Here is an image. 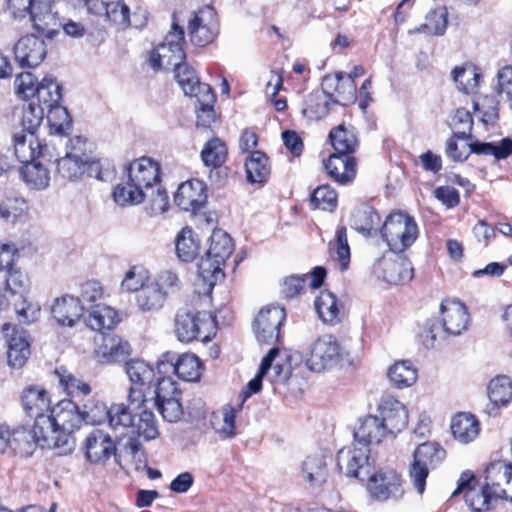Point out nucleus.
<instances>
[{"label":"nucleus","mask_w":512,"mask_h":512,"mask_svg":"<svg viewBox=\"0 0 512 512\" xmlns=\"http://www.w3.org/2000/svg\"><path fill=\"white\" fill-rule=\"evenodd\" d=\"M390 382L397 388H406L417 380V370L409 361H398L388 370Z\"/></svg>","instance_id":"603ef678"},{"label":"nucleus","mask_w":512,"mask_h":512,"mask_svg":"<svg viewBox=\"0 0 512 512\" xmlns=\"http://www.w3.org/2000/svg\"><path fill=\"white\" fill-rule=\"evenodd\" d=\"M259 370L272 384H284L290 378L292 367L289 356L273 347L263 357Z\"/></svg>","instance_id":"dca6fc26"},{"label":"nucleus","mask_w":512,"mask_h":512,"mask_svg":"<svg viewBox=\"0 0 512 512\" xmlns=\"http://www.w3.org/2000/svg\"><path fill=\"white\" fill-rule=\"evenodd\" d=\"M445 458L446 451L437 442H424L417 446L409 465L408 476L418 494L424 493L430 471L438 467Z\"/></svg>","instance_id":"20e7f679"},{"label":"nucleus","mask_w":512,"mask_h":512,"mask_svg":"<svg viewBox=\"0 0 512 512\" xmlns=\"http://www.w3.org/2000/svg\"><path fill=\"white\" fill-rule=\"evenodd\" d=\"M6 290L12 294H19L22 296L26 292L30 285L28 275L23 272L20 268L13 266L7 270L6 278Z\"/></svg>","instance_id":"774afa93"},{"label":"nucleus","mask_w":512,"mask_h":512,"mask_svg":"<svg viewBox=\"0 0 512 512\" xmlns=\"http://www.w3.org/2000/svg\"><path fill=\"white\" fill-rule=\"evenodd\" d=\"M174 72L179 86L188 96L197 98L202 94L201 86H209L206 83H201L195 71L190 68L184 61L178 66L174 67Z\"/></svg>","instance_id":"a18cd8bd"},{"label":"nucleus","mask_w":512,"mask_h":512,"mask_svg":"<svg viewBox=\"0 0 512 512\" xmlns=\"http://www.w3.org/2000/svg\"><path fill=\"white\" fill-rule=\"evenodd\" d=\"M499 100L494 95H485L473 102V110L481 114L485 126H495L499 121Z\"/></svg>","instance_id":"5fc2aeb1"},{"label":"nucleus","mask_w":512,"mask_h":512,"mask_svg":"<svg viewBox=\"0 0 512 512\" xmlns=\"http://www.w3.org/2000/svg\"><path fill=\"white\" fill-rule=\"evenodd\" d=\"M51 313L59 325L73 327L82 318L84 306L78 297L65 294L53 301Z\"/></svg>","instance_id":"aec40b11"},{"label":"nucleus","mask_w":512,"mask_h":512,"mask_svg":"<svg viewBox=\"0 0 512 512\" xmlns=\"http://www.w3.org/2000/svg\"><path fill=\"white\" fill-rule=\"evenodd\" d=\"M379 411L388 434H396L405 429L408 424V412L403 403L393 398L386 396L382 398Z\"/></svg>","instance_id":"6ab92c4d"},{"label":"nucleus","mask_w":512,"mask_h":512,"mask_svg":"<svg viewBox=\"0 0 512 512\" xmlns=\"http://www.w3.org/2000/svg\"><path fill=\"white\" fill-rule=\"evenodd\" d=\"M174 202L184 211H198L207 202L205 183L198 179L181 183L174 195Z\"/></svg>","instance_id":"a211bd4d"},{"label":"nucleus","mask_w":512,"mask_h":512,"mask_svg":"<svg viewBox=\"0 0 512 512\" xmlns=\"http://www.w3.org/2000/svg\"><path fill=\"white\" fill-rule=\"evenodd\" d=\"M231 237L221 229L213 230L209 248L198 263V274L210 287L224 278L223 266L233 251Z\"/></svg>","instance_id":"f257e3e1"},{"label":"nucleus","mask_w":512,"mask_h":512,"mask_svg":"<svg viewBox=\"0 0 512 512\" xmlns=\"http://www.w3.org/2000/svg\"><path fill=\"white\" fill-rule=\"evenodd\" d=\"M352 226L364 235H370L377 231L381 232V218L374 208L363 206L353 213Z\"/></svg>","instance_id":"37998d69"},{"label":"nucleus","mask_w":512,"mask_h":512,"mask_svg":"<svg viewBox=\"0 0 512 512\" xmlns=\"http://www.w3.org/2000/svg\"><path fill=\"white\" fill-rule=\"evenodd\" d=\"M15 157L23 164L45 154L47 145H42L35 132L21 130L14 133L12 141Z\"/></svg>","instance_id":"5701e85b"},{"label":"nucleus","mask_w":512,"mask_h":512,"mask_svg":"<svg viewBox=\"0 0 512 512\" xmlns=\"http://www.w3.org/2000/svg\"><path fill=\"white\" fill-rule=\"evenodd\" d=\"M46 113L47 109L32 100L23 109L21 121L22 129L35 132L36 129L40 126Z\"/></svg>","instance_id":"69168bd1"},{"label":"nucleus","mask_w":512,"mask_h":512,"mask_svg":"<svg viewBox=\"0 0 512 512\" xmlns=\"http://www.w3.org/2000/svg\"><path fill=\"white\" fill-rule=\"evenodd\" d=\"M12 329V334L8 339L7 358L8 363L13 368H22L30 356V343L26 331L17 330L9 324L3 325V331Z\"/></svg>","instance_id":"a878e982"},{"label":"nucleus","mask_w":512,"mask_h":512,"mask_svg":"<svg viewBox=\"0 0 512 512\" xmlns=\"http://www.w3.org/2000/svg\"><path fill=\"white\" fill-rule=\"evenodd\" d=\"M167 362H170L173 372L184 381H198L202 374V362L195 354L184 353L176 359V362L172 359H167Z\"/></svg>","instance_id":"c9c22d12"},{"label":"nucleus","mask_w":512,"mask_h":512,"mask_svg":"<svg viewBox=\"0 0 512 512\" xmlns=\"http://www.w3.org/2000/svg\"><path fill=\"white\" fill-rule=\"evenodd\" d=\"M36 103L49 109L58 105L62 99V88L57 80L51 76H45L41 82H37L34 97Z\"/></svg>","instance_id":"e433bc0d"},{"label":"nucleus","mask_w":512,"mask_h":512,"mask_svg":"<svg viewBox=\"0 0 512 512\" xmlns=\"http://www.w3.org/2000/svg\"><path fill=\"white\" fill-rule=\"evenodd\" d=\"M443 326L451 336H458L468 328L469 314L464 304L446 300L440 305Z\"/></svg>","instance_id":"b1692460"},{"label":"nucleus","mask_w":512,"mask_h":512,"mask_svg":"<svg viewBox=\"0 0 512 512\" xmlns=\"http://www.w3.org/2000/svg\"><path fill=\"white\" fill-rule=\"evenodd\" d=\"M447 10L445 7L435 9L428 13L426 22L415 28L413 32H425L431 35L441 36L447 28Z\"/></svg>","instance_id":"13d9d810"},{"label":"nucleus","mask_w":512,"mask_h":512,"mask_svg":"<svg viewBox=\"0 0 512 512\" xmlns=\"http://www.w3.org/2000/svg\"><path fill=\"white\" fill-rule=\"evenodd\" d=\"M167 294L157 283L149 282L135 294L136 305L142 312L158 311L164 306Z\"/></svg>","instance_id":"2f4dec72"},{"label":"nucleus","mask_w":512,"mask_h":512,"mask_svg":"<svg viewBox=\"0 0 512 512\" xmlns=\"http://www.w3.org/2000/svg\"><path fill=\"white\" fill-rule=\"evenodd\" d=\"M199 249L197 235L191 228H183L176 238L177 256L184 262H190L196 258Z\"/></svg>","instance_id":"49530a36"},{"label":"nucleus","mask_w":512,"mask_h":512,"mask_svg":"<svg viewBox=\"0 0 512 512\" xmlns=\"http://www.w3.org/2000/svg\"><path fill=\"white\" fill-rule=\"evenodd\" d=\"M485 485L495 500L506 499L512 502V465L504 461L489 464L485 470Z\"/></svg>","instance_id":"4468645a"},{"label":"nucleus","mask_w":512,"mask_h":512,"mask_svg":"<svg viewBox=\"0 0 512 512\" xmlns=\"http://www.w3.org/2000/svg\"><path fill=\"white\" fill-rule=\"evenodd\" d=\"M300 477L312 487L324 484L328 478L325 456L319 453L307 456L302 462Z\"/></svg>","instance_id":"c85d7f7f"},{"label":"nucleus","mask_w":512,"mask_h":512,"mask_svg":"<svg viewBox=\"0 0 512 512\" xmlns=\"http://www.w3.org/2000/svg\"><path fill=\"white\" fill-rule=\"evenodd\" d=\"M454 129V137L462 138V140H472L471 130L473 127V117L465 108H459L455 111L451 123Z\"/></svg>","instance_id":"0e129e2a"},{"label":"nucleus","mask_w":512,"mask_h":512,"mask_svg":"<svg viewBox=\"0 0 512 512\" xmlns=\"http://www.w3.org/2000/svg\"><path fill=\"white\" fill-rule=\"evenodd\" d=\"M227 154L226 144L219 138H212L204 145L201 159L207 167L220 168L226 162Z\"/></svg>","instance_id":"09e8293b"},{"label":"nucleus","mask_w":512,"mask_h":512,"mask_svg":"<svg viewBox=\"0 0 512 512\" xmlns=\"http://www.w3.org/2000/svg\"><path fill=\"white\" fill-rule=\"evenodd\" d=\"M452 79L459 91L465 94L473 93L479 86L480 69L471 63L457 66L452 71Z\"/></svg>","instance_id":"ea45409f"},{"label":"nucleus","mask_w":512,"mask_h":512,"mask_svg":"<svg viewBox=\"0 0 512 512\" xmlns=\"http://www.w3.org/2000/svg\"><path fill=\"white\" fill-rule=\"evenodd\" d=\"M21 177L26 185L33 190H43L49 186L50 173L41 163L34 160L25 163L21 170Z\"/></svg>","instance_id":"79ce46f5"},{"label":"nucleus","mask_w":512,"mask_h":512,"mask_svg":"<svg viewBox=\"0 0 512 512\" xmlns=\"http://www.w3.org/2000/svg\"><path fill=\"white\" fill-rule=\"evenodd\" d=\"M366 480L370 496L377 501L397 500L404 493L401 475L392 468L371 472Z\"/></svg>","instance_id":"9b49d317"},{"label":"nucleus","mask_w":512,"mask_h":512,"mask_svg":"<svg viewBox=\"0 0 512 512\" xmlns=\"http://www.w3.org/2000/svg\"><path fill=\"white\" fill-rule=\"evenodd\" d=\"M373 273L388 284L398 285L412 280L414 269L411 262L401 253L390 251L376 261Z\"/></svg>","instance_id":"6e6552de"},{"label":"nucleus","mask_w":512,"mask_h":512,"mask_svg":"<svg viewBox=\"0 0 512 512\" xmlns=\"http://www.w3.org/2000/svg\"><path fill=\"white\" fill-rule=\"evenodd\" d=\"M46 117L52 133L66 135L72 128V119L67 109L59 104L47 109Z\"/></svg>","instance_id":"bf43d9fd"},{"label":"nucleus","mask_w":512,"mask_h":512,"mask_svg":"<svg viewBox=\"0 0 512 512\" xmlns=\"http://www.w3.org/2000/svg\"><path fill=\"white\" fill-rule=\"evenodd\" d=\"M488 397L494 405H504L512 397V383L507 376H498L488 385Z\"/></svg>","instance_id":"052dcab7"},{"label":"nucleus","mask_w":512,"mask_h":512,"mask_svg":"<svg viewBox=\"0 0 512 512\" xmlns=\"http://www.w3.org/2000/svg\"><path fill=\"white\" fill-rule=\"evenodd\" d=\"M341 347L332 335L315 340L305 354V364L313 372H322L335 367L341 359Z\"/></svg>","instance_id":"423d86ee"},{"label":"nucleus","mask_w":512,"mask_h":512,"mask_svg":"<svg viewBox=\"0 0 512 512\" xmlns=\"http://www.w3.org/2000/svg\"><path fill=\"white\" fill-rule=\"evenodd\" d=\"M464 493L465 502L473 512H484L490 509L494 498L492 492L484 484H478L475 475L471 471H464L457 482V488L452 492V497Z\"/></svg>","instance_id":"f8f14e48"},{"label":"nucleus","mask_w":512,"mask_h":512,"mask_svg":"<svg viewBox=\"0 0 512 512\" xmlns=\"http://www.w3.org/2000/svg\"><path fill=\"white\" fill-rule=\"evenodd\" d=\"M186 59L185 51L175 52V48L161 42L150 54V65L154 70L161 68L169 69L176 67Z\"/></svg>","instance_id":"4c0bfd02"},{"label":"nucleus","mask_w":512,"mask_h":512,"mask_svg":"<svg viewBox=\"0 0 512 512\" xmlns=\"http://www.w3.org/2000/svg\"><path fill=\"white\" fill-rule=\"evenodd\" d=\"M314 305L319 318L324 323L334 325L340 322L342 305L330 291H321L316 297Z\"/></svg>","instance_id":"72a5a7b5"},{"label":"nucleus","mask_w":512,"mask_h":512,"mask_svg":"<svg viewBox=\"0 0 512 512\" xmlns=\"http://www.w3.org/2000/svg\"><path fill=\"white\" fill-rule=\"evenodd\" d=\"M219 33V21L214 8L203 7L193 12L188 20V35L192 44L206 46L214 41Z\"/></svg>","instance_id":"9d476101"},{"label":"nucleus","mask_w":512,"mask_h":512,"mask_svg":"<svg viewBox=\"0 0 512 512\" xmlns=\"http://www.w3.org/2000/svg\"><path fill=\"white\" fill-rule=\"evenodd\" d=\"M247 179L251 183L262 184L270 177L271 168L268 157L260 152L254 151L245 163Z\"/></svg>","instance_id":"c03bdc74"},{"label":"nucleus","mask_w":512,"mask_h":512,"mask_svg":"<svg viewBox=\"0 0 512 512\" xmlns=\"http://www.w3.org/2000/svg\"><path fill=\"white\" fill-rule=\"evenodd\" d=\"M418 234L414 218L403 212L389 214L381 226V235L394 253H402L412 246Z\"/></svg>","instance_id":"39448f33"},{"label":"nucleus","mask_w":512,"mask_h":512,"mask_svg":"<svg viewBox=\"0 0 512 512\" xmlns=\"http://www.w3.org/2000/svg\"><path fill=\"white\" fill-rule=\"evenodd\" d=\"M134 416L132 434L142 436L146 440H153L159 436L157 422L152 411L144 408Z\"/></svg>","instance_id":"3c124183"},{"label":"nucleus","mask_w":512,"mask_h":512,"mask_svg":"<svg viewBox=\"0 0 512 512\" xmlns=\"http://www.w3.org/2000/svg\"><path fill=\"white\" fill-rule=\"evenodd\" d=\"M42 429L34 423L33 428L26 426H18L11 430L12 450L22 456H30L37 446L42 447V441L47 440V436H43Z\"/></svg>","instance_id":"393cba45"},{"label":"nucleus","mask_w":512,"mask_h":512,"mask_svg":"<svg viewBox=\"0 0 512 512\" xmlns=\"http://www.w3.org/2000/svg\"><path fill=\"white\" fill-rule=\"evenodd\" d=\"M125 372L134 386L144 387L149 385L155 372L152 366L140 359H131L125 363Z\"/></svg>","instance_id":"de8ad7c7"},{"label":"nucleus","mask_w":512,"mask_h":512,"mask_svg":"<svg viewBox=\"0 0 512 512\" xmlns=\"http://www.w3.org/2000/svg\"><path fill=\"white\" fill-rule=\"evenodd\" d=\"M370 449L356 442L340 449L337 453V466L347 477H353L361 481L370 475L373 462L369 457Z\"/></svg>","instance_id":"0eeeda50"},{"label":"nucleus","mask_w":512,"mask_h":512,"mask_svg":"<svg viewBox=\"0 0 512 512\" xmlns=\"http://www.w3.org/2000/svg\"><path fill=\"white\" fill-rule=\"evenodd\" d=\"M94 145L83 136H74L66 143L65 156L89 163Z\"/></svg>","instance_id":"680f3d73"},{"label":"nucleus","mask_w":512,"mask_h":512,"mask_svg":"<svg viewBox=\"0 0 512 512\" xmlns=\"http://www.w3.org/2000/svg\"><path fill=\"white\" fill-rule=\"evenodd\" d=\"M126 172L129 180L137 183L146 193L160 183V164L150 157L143 156L132 161L126 167Z\"/></svg>","instance_id":"f3484780"},{"label":"nucleus","mask_w":512,"mask_h":512,"mask_svg":"<svg viewBox=\"0 0 512 512\" xmlns=\"http://www.w3.org/2000/svg\"><path fill=\"white\" fill-rule=\"evenodd\" d=\"M130 345L120 337L112 335L103 338L98 349L100 356L107 361H118L129 353Z\"/></svg>","instance_id":"4d7b16f0"},{"label":"nucleus","mask_w":512,"mask_h":512,"mask_svg":"<svg viewBox=\"0 0 512 512\" xmlns=\"http://www.w3.org/2000/svg\"><path fill=\"white\" fill-rule=\"evenodd\" d=\"M83 422V415L80 408L69 399H63L52 406L47 418H41L39 427L46 433H53V427L60 428L65 432H73Z\"/></svg>","instance_id":"1a4fd4ad"},{"label":"nucleus","mask_w":512,"mask_h":512,"mask_svg":"<svg viewBox=\"0 0 512 512\" xmlns=\"http://www.w3.org/2000/svg\"><path fill=\"white\" fill-rule=\"evenodd\" d=\"M119 321L117 311L105 304L91 305L85 318L87 327L98 332L113 329Z\"/></svg>","instance_id":"c756f323"},{"label":"nucleus","mask_w":512,"mask_h":512,"mask_svg":"<svg viewBox=\"0 0 512 512\" xmlns=\"http://www.w3.org/2000/svg\"><path fill=\"white\" fill-rule=\"evenodd\" d=\"M471 153L493 155L496 159H505L512 154V139L504 138L498 143L470 141Z\"/></svg>","instance_id":"6e6d98bb"},{"label":"nucleus","mask_w":512,"mask_h":512,"mask_svg":"<svg viewBox=\"0 0 512 512\" xmlns=\"http://www.w3.org/2000/svg\"><path fill=\"white\" fill-rule=\"evenodd\" d=\"M450 427L454 439L462 444L473 442L481 430L476 416L467 412L456 414L451 420Z\"/></svg>","instance_id":"cd10ccee"},{"label":"nucleus","mask_w":512,"mask_h":512,"mask_svg":"<svg viewBox=\"0 0 512 512\" xmlns=\"http://www.w3.org/2000/svg\"><path fill=\"white\" fill-rule=\"evenodd\" d=\"M286 317L284 308L268 307L257 315L253 329L257 340L265 344H273L280 338V327Z\"/></svg>","instance_id":"ddd939ff"},{"label":"nucleus","mask_w":512,"mask_h":512,"mask_svg":"<svg viewBox=\"0 0 512 512\" xmlns=\"http://www.w3.org/2000/svg\"><path fill=\"white\" fill-rule=\"evenodd\" d=\"M331 255L337 259L342 270H346L350 262V248L347 240L345 227H340L336 231V240L330 243Z\"/></svg>","instance_id":"e2e57ef3"},{"label":"nucleus","mask_w":512,"mask_h":512,"mask_svg":"<svg viewBox=\"0 0 512 512\" xmlns=\"http://www.w3.org/2000/svg\"><path fill=\"white\" fill-rule=\"evenodd\" d=\"M355 159L351 156L332 154L324 161L325 169L330 177L340 184H346L355 177Z\"/></svg>","instance_id":"7c9ffc66"},{"label":"nucleus","mask_w":512,"mask_h":512,"mask_svg":"<svg viewBox=\"0 0 512 512\" xmlns=\"http://www.w3.org/2000/svg\"><path fill=\"white\" fill-rule=\"evenodd\" d=\"M387 435L383 421L373 415L361 418L354 430L355 442L368 448L372 444H379Z\"/></svg>","instance_id":"bb28decb"},{"label":"nucleus","mask_w":512,"mask_h":512,"mask_svg":"<svg viewBox=\"0 0 512 512\" xmlns=\"http://www.w3.org/2000/svg\"><path fill=\"white\" fill-rule=\"evenodd\" d=\"M135 413L126 407L123 403L113 404L108 408L107 421L109 427L120 434H126V431L132 433L133 421H135Z\"/></svg>","instance_id":"a19ab883"},{"label":"nucleus","mask_w":512,"mask_h":512,"mask_svg":"<svg viewBox=\"0 0 512 512\" xmlns=\"http://www.w3.org/2000/svg\"><path fill=\"white\" fill-rule=\"evenodd\" d=\"M240 404L238 409L230 404L223 406L219 411L214 412L211 416V425L221 439H232L237 435L236 432V414L241 409Z\"/></svg>","instance_id":"473e14b6"},{"label":"nucleus","mask_w":512,"mask_h":512,"mask_svg":"<svg viewBox=\"0 0 512 512\" xmlns=\"http://www.w3.org/2000/svg\"><path fill=\"white\" fill-rule=\"evenodd\" d=\"M86 459L94 464L103 463L115 454L112 438L101 430L92 431L84 442Z\"/></svg>","instance_id":"4be33fe9"},{"label":"nucleus","mask_w":512,"mask_h":512,"mask_svg":"<svg viewBox=\"0 0 512 512\" xmlns=\"http://www.w3.org/2000/svg\"><path fill=\"white\" fill-rule=\"evenodd\" d=\"M202 94L197 97V124L208 127L214 120V103L216 96L211 86H201Z\"/></svg>","instance_id":"864d4df0"},{"label":"nucleus","mask_w":512,"mask_h":512,"mask_svg":"<svg viewBox=\"0 0 512 512\" xmlns=\"http://www.w3.org/2000/svg\"><path fill=\"white\" fill-rule=\"evenodd\" d=\"M21 398L25 413L34 418L39 427L41 418H47L52 408L48 392L43 388L31 386L24 389Z\"/></svg>","instance_id":"412c9836"},{"label":"nucleus","mask_w":512,"mask_h":512,"mask_svg":"<svg viewBox=\"0 0 512 512\" xmlns=\"http://www.w3.org/2000/svg\"><path fill=\"white\" fill-rule=\"evenodd\" d=\"M15 61L22 68H34L42 63L47 55L46 43L35 35L21 37L13 48Z\"/></svg>","instance_id":"2eb2a0df"},{"label":"nucleus","mask_w":512,"mask_h":512,"mask_svg":"<svg viewBox=\"0 0 512 512\" xmlns=\"http://www.w3.org/2000/svg\"><path fill=\"white\" fill-rule=\"evenodd\" d=\"M174 330L180 342H207L216 334L215 317L208 312H196L192 308L182 307L176 312Z\"/></svg>","instance_id":"f03ea898"},{"label":"nucleus","mask_w":512,"mask_h":512,"mask_svg":"<svg viewBox=\"0 0 512 512\" xmlns=\"http://www.w3.org/2000/svg\"><path fill=\"white\" fill-rule=\"evenodd\" d=\"M6 9L14 19H22L27 15L34 28L41 34L52 38L57 25L56 14L52 11V5L47 0H4Z\"/></svg>","instance_id":"7ed1b4c3"},{"label":"nucleus","mask_w":512,"mask_h":512,"mask_svg":"<svg viewBox=\"0 0 512 512\" xmlns=\"http://www.w3.org/2000/svg\"><path fill=\"white\" fill-rule=\"evenodd\" d=\"M329 139L336 154L350 156L358 147V138L352 126L340 124L330 131Z\"/></svg>","instance_id":"f704fd0d"},{"label":"nucleus","mask_w":512,"mask_h":512,"mask_svg":"<svg viewBox=\"0 0 512 512\" xmlns=\"http://www.w3.org/2000/svg\"><path fill=\"white\" fill-rule=\"evenodd\" d=\"M311 204L315 208L332 211L337 205V194L329 185H321L313 191Z\"/></svg>","instance_id":"338daca9"},{"label":"nucleus","mask_w":512,"mask_h":512,"mask_svg":"<svg viewBox=\"0 0 512 512\" xmlns=\"http://www.w3.org/2000/svg\"><path fill=\"white\" fill-rule=\"evenodd\" d=\"M60 386L72 397L80 395L87 396L91 393V386L77 378L64 367H59L54 371Z\"/></svg>","instance_id":"8fccbe9b"},{"label":"nucleus","mask_w":512,"mask_h":512,"mask_svg":"<svg viewBox=\"0 0 512 512\" xmlns=\"http://www.w3.org/2000/svg\"><path fill=\"white\" fill-rule=\"evenodd\" d=\"M147 197L146 191L134 181L127 180L117 184L113 191L114 201L122 207L141 204Z\"/></svg>","instance_id":"58836bf2"}]
</instances>
